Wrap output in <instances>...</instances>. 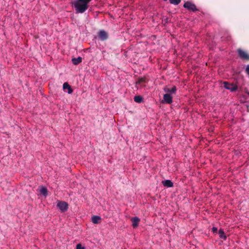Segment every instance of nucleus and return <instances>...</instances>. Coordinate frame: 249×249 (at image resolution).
I'll return each mask as SVG.
<instances>
[{"label":"nucleus","instance_id":"nucleus-10","mask_svg":"<svg viewBox=\"0 0 249 249\" xmlns=\"http://www.w3.org/2000/svg\"><path fill=\"white\" fill-rule=\"evenodd\" d=\"M163 185L167 187H172L173 186V183L169 179H167L162 181Z\"/></svg>","mask_w":249,"mask_h":249},{"label":"nucleus","instance_id":"nucleus-19","mask_svg":"<svg viewBox=\"0 0 249 249\" xmlns=\"http://www.w3.org/2000/svg\"><path fill=\"white\" fill-rule=\"evenodd\" d=\"M76 249H85V248L80 244H78L76 245Z\"/></svg>","mask_w":249,"mask_h":249},{"label":"nucleus","instance_id":"nucleus-3","mask_svg":"<svg viewBox=\"0 0 249 249\" xmlns=\"http://www.w3.org/2000/svg\"><path fill=\"white\" fill-rule=\"evenodd\" d=\"M239 56L243 60L249 61V54L240 48L237 50Z\"/></svg>","mask_w":249,"mask_h":249},{"label":"nucleus","instance_id":"nucleus-6","mask_svg":"<svg viewBox=\"0 0 249 249\" xmlns=\"http://www.w3.org/2000/svg\"><path fill=\"white\" fill-rule=\"evenodd\" d=\"M98 36L101 41L106 40L108 38V33L104 30H100L98 33Z\"/></svg>","mask_w":249,"mask_h":249},{"label":"nucleus","instance_id":"nucleus-4","mask_svg":"<svg viewBox=\"0 0 249 249\" xmlns=\"http://www.w3.org/2000/svg\"><path fill=\"white\" fill-rule=\"evenodd\" d=\"M183 7L193 12H196L198 10V9L196 8V5L190 1L185 2Z\"/></svg>","mask_w":249,"mask_h":249},{"label":"nucleus","instance_id":"nucleus-17","mask_svg":"<svg viewBox=\"0 0 249 249\" xmlns=\"http://www.w3.org/2000/svg\"><path fill=\"white\" fill-rule=\"evenodd\" d=\"M146 83V78L144 77H142L139 78L137 82H136V84H142V83Z\"/></svg>","mask_w":249,"mask_h":249},{"label":"nucleus","instance_id":"nucleus-18","mask_svg":"<svg viewBox=\"0 0 249 249\" xmlns=\"http://www.w3.org/2000/svg\"><path fill=\"white\" fill-rule=\"evenodd\" d=\"M170 3L174 5H178L181 1V0H169Z\"/></svg>","mask_w":249,"mask_h":249},{"label":"nucleus","instance_id":"nucleus-12","mask_svg":"<svg viewBox=\"0 0 249 249\" xmlns=\"http://www.w3.org/2000/svg\"><path fill=\"white\" fill-rule=\"evenodd\" d=\"M101 217L99 216L94 215L92 217V222L94 224H98L101 222Z\"/></svg>","mask_w":249,"mask_h":249},{"label":"nucleus","instance_id":"nucleus-2","mask_svg":"<svg viewBox=\"0 0 249 249\" xmlns=\"http://www.w3.org/2000/svg\"><path fill=\"white\" fill-rule=\"evenodd\" d=\"M223 87L226 89H229L232 92L235 91L238 89L237 86L233 83H230L228 82L225 81L223 82Z\"/></svg>","mask_w":249,"mask_h":249},{"label":"nucleus","instance_id":"nucleus-13","mask_svg":"<svg viewBox=\"0 0 249 249\" xmlns=\"http://www.w3.org/2000/svg\"><path fill=\"white\" fill-rule=\"evenodd\" d=\"M164 90L166 92H170L171 93H174L177 91V88L175 86H173L171 89L166 88L164 89Z\"/></svg>","mask_w":249,"mask_h":249},{"label":"nucleus","instance_id":"nucleus-20","mask_svg":"<svg viewBox=\"0 0 249 249\" xmlns=\"http://www.w3.org/2000/svg\"><path fill=\"white\" fill-rule=\"evenodd\" d=\"M212 230L213 232H216L217 230V228L215 227H213Z\"/></svg>","mask_w":249,"mask_h":249},{"label":"nucleus","instance_id":"nucleus-7","mask_svg":"<svg viewBox=\"0 0 249 249\" xmlns=\"http://www.w3.org/2000/svg\"><path fill=\"white\" fill-rule=\"evenodd\" d=\"M170 104L173 102V97L170 94L166 93L163 95V100L162 102Z\"/></svg>","mask_w":249,"mask_h":249},{"label":"nucleus","instance_id":"nucleus-14","mask_svg":"<svg viewBox=\"0 0 249 249\" xmlns=\"http://www.w3.org/2000/svg\"><path fill=\"white\" fill-rule=\"evenodd\" d=\"M40 193L43 196H46L48 195V190L45 187H42L40 189Z\"/></svg>","mask_w":249,"mask_h":249},{"label":"nucleus","instance_id":"nucleus-11","mask_svg":"<svg viewBox=\"0 0 249 249\" xmlns=\"http://www.w3.org/2000/svg\"><path fill=\"white\" fill-rule=\"evenodd\" d=\"M82 58L81 57L79 56L77 58H73L71 61L72 63L75 65H77L82 62Z\"/></svg>","mask_w":249,"mask_h":249},{"label":"nucleus","instance_id":"nucleus-5","mask_svg":"<svg viewBox=\"0 0 249 249\" xmlns=\"http://www.w3.org/2000/svg\"><path fill=\"white\" fill-rule=\"evenodd\" d=\"M57 206L62 212L67 211L68 209V204L65 201H59Z\"/></svg>","mask_w":249,"mask_h":249},{"label":"nucleus","instance_id":"nucleus-9","mask_svg":"<svg viewBox=\"0 0 249 249\" xmlns=\"http://www.w3.org/2000/svg\"><path fill=\"white\" fill-rule=\"evenodd\" d=\"M63 88L64 90H66L67 89L68 90V93L69 94H71L73 92L72 89L67 82H65L63 84Z\"/></svg>","mask_w":249,"mask_h":249},{"label":"nucleus","instance_id":"nucleus-8","mask_svg":"<svg viewBox=\"0 0 249 249\" xmlns=\"http://www.w3.org/2000/svg\"><path fill=\"white\" fill-rule=\"evenodd\" d=\"M132 222V226L133 228H136L138 226L140 219L138 217H132L131 219Z\"/></svg>","mask_w":249,"mask_h":249},{"label":"nucleus","instance_id":"nucleus-16","mask_svg":"<svg viewBox=\"0 0 249 249\" xmlns=\"http://www.w3.org/2000/svg\"><path fill=\"white\" fill-rule=\"evenodd\" d=\"M218 234L219 235V237L221 238H223L224 239V240H226V238H227V237L225 235V233L224 232V231L220 229L219 231V232H218Z\"/></svg>","mask_w":249,"mask_h":249},{"label":"nucleus","instance_id":"nucleus-1","mask_svg":"<svg viewBox=\"0 0 249 249\" xmlns=\"http://www.w3.org/2000/svg\"><path fill=\"white\" fill-rule=\"evenodd\" d=\"M92 0H75L72 4L73 5L76 13H83L89 8V3Z\"/></svg>","mask_w":249,"mask_h":249},{"label":"nucleus","instance_id":"nucleus-15","mask_svg":"<svg viewBox=\"0 0 249 249\" xmlns=\"http://www.w3.org/2000/svg\"><path fill=\"white\" fill-rule=\"evenodd\" d=\"M134 100L135 102L138 103H141L143 100V98L141 96H135L134 98Z\"/></svg>","mask_w":249,"mask_h":249}]
</instances>
